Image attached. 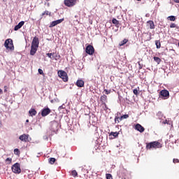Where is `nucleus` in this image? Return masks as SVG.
<instances>
[{
    "mask_svg": "<svg viewBox=\"0 0 179 179\" xmlns=\"http://www.w3.org/2000/svg\"><path fill=\"white\" fill-rule=\"evenodd\" d=\"M162 148V144L159 141H154L147 143L146 148L150 149H160Z\"/></svg>",
    "mask_w": 179,
    "mask_h": 179,
    "instance_id": "1",
    "label": "nucleus"
},
{
    "mask_svg": "<svg viewBox=\"0 0 179 179\" xmlns=\"http://www.w3.org/2000/svg\"><path fill=\"white\" fill-rule=\"evenodd\" d=\"M50 129L54 134H57V132H58V129H59V123L55 120L52 121L50 122Z\"/></svg>",
    "mask_w": 179,
    "mask_h": 179,
    "instance_id": "2",
    "label": "nucleus"
},
{
    "mask_svg": "<svg viewBox=\"0 0 179 179\" xmlns=\"http://www.w3.org/2000/svg\"><path fill=\"white\" fill-rule=\"evenodd\" d=\"M4 47L6 48V50L13 51V50H15V46H13V41L11 38L6 39L4 43Z\"/></svg>",
    "mask_w": 179,
    "mask_h": 179,
    "instance_id": "3",
    "label": "nucleus"
},
{
    "mask_svg": "<svg viewBox=\"0 0 179 179\" xmlns=\"http://www.w3.org/2000/svg\"><path fill=\"white\" fill-rule=\"evenodd\" d=\"M11 170L15 174H20L22 169H20V164L15 163L11 166Z\"/></svg>",
    "mask_w": 179,
    "mask_h": 179,
    "instance_id": "4",
    "label": "nucleus"
},
{
    "mask_svg": "<svg viewBox=\"0 0 179 179\" xmlns=\"http://www.w3.org/2000/svg\"><path fill=\"white\" fill-rule=\"evenodd\" d=\"M57 75L59 78H61L64 82H68V73H66V72L62 70H59L57 72Z\"/></svg>",
    "mask_w": 179,
    "mask_h": 179,
    "instance_id": "5",
    "label": "nucleus"
},
{
    "mask_svg": "<svg viewBox=\"0 0 179 179\" xmlns=\"http://www.w3.org/2000/svg\"><path fill=\"white\" fill-rule=\"evenodd\" d=\"M77 1L78 0H64V5L69 8H71V6H75V5H76Z\"/></svg>",
    "mask_w": 179,
    "mask_h": 179,
    "instance_id": "6",
    "label": "nucleus"
},
{
    "mask_svg": "<svg viewBox=\"0 0 179 179\" xmlns=\"http://www.w3.org/2000/svg\"><path fill=\"white\" fill-rule=\"evenodd\" d=\"M117 176L119 177H125L127 176V169L123 166H120L119 171H117Z\"/></svg>",
    "mask_w": 179,
    "mask_h": 179,
    "instance_id": "7",
    "label": "nucleus"
},
{
    "mask_svg": "<svg viewBox=\"0 0 179 179\" xmlns=\"http://www.w3.org/2000/svg\"><path fill=\"white\" fill-rule=\"evenodd\" d=\"M85 52L89 55H93V54H94V48L91 45H87L85 49Z\"/></svg>",
    "mask_w": 179,
    "mask_h": 179,
    "instance_id": "8",
    "label": "nucleus"
},
{
    "mask_svg": "<svg viewBox=\"0 0 179 179\" xmlns=\"http://www.w3.org/2000/svg\"><path fill=\"white\" fill-rule=\"evenodd\" d=\"M50 113H51V109L49 108H45L41 111V115L42 117H47Z\"/></svg>",
    "mask_w": 179,
    "mask_h": 179,
    "instance_id": "9",
    "label": "nucleus"
},
{
    "mask_svg": "<svg viewBox=\"0 0 179 179\" xmlns=\"http://www.w3.org/2000/svg\"><path fill=\"white\" fill-rule=\"evenodd\" d=\"M40 44V41L38 40V38L37 36H35L31 42V45L34 47H38Z\"/></svg>",
    "mask_w": 179,
    "mask_h": 179,
    "instance_id": "10",
    "label": "nucleus"
},
{
    "mask_svg": "<svg viewBox=\"0 0 179 179\" xmlns=\"http://www.w3.org/2000/svg\"><path fill=\"white\" fill-rule=\"evenodd\" d=\"M20 141L22 142H29V134H24L19 137Z\"/></svg>",
    "mask_w": 179,
    "mask_h": 179,
    "instance_id": "11",
    "label": "nucleus"
},
{
    "mask_svg": "<svg viewBox=\"0 0 179 179\" xmlns=\"http://www.w3.org/2000/svg\"><path fill=\"white\" fill-rule=\"evenodd\" d=\"M63 21H64V18L55 20L50 23V27H55V26H57V24H59L60 23H62Z\"/></svg>",
    "mask_w": 179,
    "mask_h": 179,
    "instance_id": "12",
    "label": "nucleus"
},
{
    "mask_svg": "<svg viewBox=\"0 0 179 179\" xmlns=\"http://www.w3.org/2000/svg\"><path fill=\"white\" fill-rule=\"evenodd\" d=\"M135 129H136V131H138V132H141V133L145 131V128L140 124H136Z\"/></svg>",
    "mask_w": 179,
    "mask_h": 179,
    "instance_id": "13",
    "label": "nucleus"
},
{
    "mask_svg": "<svg viewBox=\"0 0 179 179\" xmlns=\"http://www.w3.org/2000/svg\"><path fill=\"white\" fill-rule=\"evenodd\" d=\"M160 94L162 97H169V96H170V92L166 90H163L160 92Z\"/></svg>",
    "mask_w": 179,
    "mask_h": 179,
    "instance_id": "14",
    "label": "nucleus"
},
{
    "mask_svg": "<svg viewBox=\"0 0 179 179\" xmlns=\"http://www.w3.org/2000/svg\"><path fill=\"white\" fill-rule=\"evenodd\" d=\"M24 24V21H21L14 27L15 31H17L19 29H22V27Z\"/></svg>",
    "mask_w": 179,
    "mask_h": 179,
    "instance_id": "15",
    "label": "nucleus"
},
{
    "mask_svg": "<svg viewBox=\"0 0 179 179\" xmlns=\"http://www.w3.org/2000/svg\"><path fill=\"white\" fill-rule=\"evenodd\" d=\"M38 47L31 45L30 55H34L37 52Z\"/></svg>",
    "mask_w": 179,
    "mask_h": 179,
    "instance_id": "16",
    "label": "nucleus"
},
{
    "mask_svg": "<svg viewBox=\"0 0 179 179\" xmlns=\"http://www.w3.org/2000/svg\"><path fill=\"white\" fill-rule=\"evenodd\" d=\"M101 101L105 107H107V105L106 104V101H107V96L106 94H103L101 96Z\"/></svg>",
    "mask_w": 179,
    "mask_h": 179,
    "instance_id": "17",
    "label": "nucleus"
},
{
    "mask_svg": "<svg viewBox=\"0 0 179 179\" xmlns=\"http://www.w3.org/2000/svg\"><path fill=\"white\" fill-rule=\"evenodd\" d=\"M76 85L78 87H83V86H85V82L82 80H78L76 82Z\"/></svg>",
    "mask_w": 179,
    "mask_h": 179,
    "instance_id": "18",
    "label": "nucleus"
},
{
    "mask_svg": "<svg viewBox=\"0 0 179 179\" xmlns=\"http://www.w3.org/2000/svg\"><path fill=\"white\" fill-rule=\"evenodd\" d=\"M112 23L116 26V27H120V21L115 18H113Z\"/></svg>",
    "mask_w": 179,
    "mask_h": 179,
    "instance_id": "19",
    "label": "nucleus"
},
{
    "mask_svg": "<svg viewBox=\"0 0 179 179\" xmlns=\"http://www.w3.org/2000/svg\"><path fill=\"white\" fill-rule=\"evenodd\" d=\"M147 24L150 26V29H155V22L152 20L147 22Z\"/></svg>",
    "mask_w": 179,
    "mask_h": 179,
    "instance_id": "20",
    "label": "nucleus"
},
{
    "mask_svg": "<svg viewBox=\"0 0 179 179\" xmlns=\"http://www.w3.org/2000/svg\"><path fill=\"white\" fill-rule=\"evenodd\" d=\"M29 113L30 114V116L33 117L36 115V114H37V110H36V109L34 108H31V110H29Z\"/></svg>",
    "mask_w": 179,
    "mask_h": 179,
    "instance_id": "21",
    "label": "nucleus"
},
{
    "mask_svg": "<svg viewBox=\"0 0 179 179\" xmlns=\"http://www.w3.org/2000/svg\"><path fill=\"white\" fill-rule=\"evenodd\" d=\"M120 134V133L115 131V132H113L111 131L109 134V136H113V138H117L118 136V135Z\"/></svg>",
    "mask_w": 179,
    "mask_h": 179,
    "instance_id": "22",
    "label": "nucleus"
},
{
    "mask_svg": "<svg viewBox=\"0 0 179 179\" xmlns=\"http://www.w3.org/2000/svg\"><path fill=\"white\" fill-rule=\"evenodd\" d=\"M162 124H167L168 125H173V122L171 120H170L169 119L166 120L162 122Z\"/></svg>",
    "mask_w": 179,
    "mask_h": 179,
    "instance_id": "23",
    "label": "nucleus"
},
{
    "mask_svg": "<svg viewBox=\"0 0 179 179\" xmlns=\"http://www.w3.org/2000/svg\"><path fill=\"white\" fill-rule=\"evenodd\" d=\"M153 59H154V61L157 62V64H160V62H162V59L159 57H154Z\"/></svg>",
    "mask_w": 179,
    "mask_h": 179,
    "instance_id": "24",
    "label": "nucleus"
},
{
    "mask_svg": "<svg viewBox=\"0 0 179 179\" xmlns=\"http://www.w3.org/2000/svg\"><path fill=\"white\" fill-rule=\"evenodd\" d=\"M129 115H123L120 117V121H122L123 120H127V118H129Z\"/></svg>",
    "mask_w": 179,
    "mask_h": 179,
    "instance_id": "25",
    "label": "nucleus"
},
{
    "mask_svg": "<svg viewBox=\"0 0 179 179\" xmlns=\"http://www.w3.org/2000/svg\"><path fill=\"white\" fill-rule=\"evenodd\" d=\"M50 16L51 15V13H50L48 10H45V12H43L41 15V16Z\"/></svg>",
    "mask_w": 179,
    "mask_h": 179,
    "instance_id": "26",
    "label": "nucleus"
},
{
    "mask_svg": "<svg viewBox=\"0 0 179 179\" xmlns=\"http://www.w3.org/2000/svg\"><path fill=\"white\" fill-rule=\"evenodd\" d=\"M155 45L157 49L162 47V44L160 43V41H155Z\"/></svg>",
    "mask_w": 179,
    "mask_h": 179,
    "instance_id": "27",
    "label": "nucleus"
},
{
    "mask_svg": "<svg viewBox=\"0 0 179 179\" xmlns=\"http://www.w3.org/2000/svg\"><path fill=\"white\" fill-rule=\"evenodd\" d=\"M169 142H171V143H177V140H173V135H171L169 138Z\"/></svg>",
    "mask_w": 179,
    "mask_h": 179,
    "instance_id": "28",
    "label": "nucleus"
},
{
    "mask_svg": "<svg viewBox=\"0 0 179 179\" xmlns=\"http://www.w3.org/2000/svg\"><path fill=\"white\" fill-rule=\"evenodd\" d=\"M169 142H171V143H177V140H173V135H171L169 138Z\"/></svg>",
    "mask_w": 179,
    "mask_h": 179,
    "instance_id": "29",
    "label": "nucleus"
},
{
    "mask_svg": "<svg viewBox=\"0 0 179 179\" xmlns=\"http://www.w3.org/2000/svg\"><path fill=\"white\" fill-rule=\"evenodd\" d=\"M127 43H128V39H124L120 42V46L124 45V44H127Z\"/></svg>",
    "mask_w": 179,
    "mask_h": 179,
    "instance_id": "30",
    "label": "nucleus"
},
{
    "mask_svg": "<svg viewBox=\"0 0 179 179\" xmlns=\"http://www.w3.org/2000/svg\"><path fill=\"white\" fill-rule=\"evenodd\" d=\"M169 20H171V22H174L176 20V16L171 15L168 17Z\"/></svg>",
    "mask_w": 179,
    "mask_h": 179,
    "instance_id": "31",
    "label": "nucleus"
},
{
    "mask_svg": "<svg viewBox=\"0 0 179 179\" xmlns=\"http://www.w3.org/2000/svg\"><path fill=\"white\" fill-rule=\"evenodd\" d=\"M71 176L73 177H78V172L76 171V170H73L71 171Z\"/></svg>",
    "mask_w": 179,
    "mask_h": 179,
    "instance_id": "32",
    "label": "nucleus"
},
{
    "mask_svg": "<svg viewBox=\"0 0 179 179\" xmlns=\"http://www.w3.org/2000/svg\"><path fill=\"white\" fill-rule=\"evenodd\" d=\"M14 154L16 155L17 156H19V155H20V151L19 150V149L15 148L14 150Z\"/></svg>",
    "mask_w": 179,
    "mask_h": 179,
    "instance_id": "33",
    "label": "nucleus"
},
{
    "mask_svg": "<svg viewBox=\"0 0 179 179\" xmlns=\"http://www.w3.org/2000/svg\"><path fill=\"white\" fill-rule=\"evenodd\" d=\"M55 158H50L49 159V163L50 164H54L55 163Z\"/></svg>",
    "mask_w": 179,
    "mask_h": 179,
    "instance_id": "34",
    "label": "nucleus"
},
{
    "mask_svg": "<svg viewBox=\"0 0 179 179\" xmlns=\"http://www.w3.org/2000/svg\"><path fill=\"white\" fill-rule=\"evenodd\" d=\"M157 115L158 118H159V120H162V118H163V113H162V112H158Z\"/></svg>",
    "mask_w": 179,
    "mask_h": 179,
    "instance_id": "35",
    "label": "nucleus"
},
{
    "mask_svg": "<svg viewBox=\"0 0 179 179\" xmlns=\"http://www.w3.org/2000/svg\"><path fill=\"white\" fill-rule=\"evenodd\" d=\"M60 58L61 56L56 54V55L54 56L53 59H55V61H58V59H59Z\"/></svg>",
    "mask_w": 179,
    "mask_h": 179,
    "instance_id": "36",
    "label": "nucleus"
},
{
    "mask_svg": "<svg viewBox=\"0 0 179 179\" xmlns=\"http://www.w3.org/2000/svg\"><path fill=\"white\" fill-rule=\"evenodd\" d=\"M122 120H120V117H119L115 116V124H118Z\"/></svg>",
    "mask_w": 179,
    "mask_h": 179,
    "instance_id": "37",
    "label": "nucleus"
},
{
    "mask_svg": "<svg viewBox=\"0 0 179 179\" xmlns=\"http://www.w3.org/2000/svg\"><path fill=\"white\" fill-rule=\"evenodd\" d=\"M106 179H113V176L110 173L106 174Z\"/></svg>",
    "mask_w": 179,
    "mask_h": 179,
    "instance_id": "38",
    "label": "nucleus"
},
{
    "mask_svg": "<svg viewBox=\"0 0 179 179\" xmlns=\"http://www.w3.org/2000/svg\"><path fill=\"white\" fill-rule=\"evenodd\" d=\"M134 94H135L136 96H138L139 94V92H138V89H134L133 90Z\"/></svg>",
    "mask_w": 179,
    "mask_h": 179,
    "instance_id": "39",
    "label": "nucleus"
},
{
    "mask_svg": "<svg viewBox=\"0 0 179 179\" xmlns=\"http://www.w3.org/2000/svg\"><path fill=\"white\" fill-rule=\"evenodd\" d=\"M46 55L48 57V58H50V59H53L52 53H46Z\"/></svg>",
    "mask_w": 179,
    "mask_h": 179,
    "instance_id": "40",
    "label": "nucleus"
},
{
    "mask_svg": "<svg viewBox=\"0 0 179 179\" xmlns=\"http://www.w3.org/2000/svg\"><path fill=\"white\" fill-rule=\"evenodd\" d=\"M103 92H105L106 94H110V93H111V90H104Z\"/></svg>",
    "mask_w": 179,
    "mask_h": 179,
    "instance_id": "41",
    "label": "nucleus"
},
{
    "mask_svg": "<svg viewBox=\"0 0 179 179\" xmlns=\"http://www.w3.org/2000/svg\"><path fill=\"white\" fill-rule=\"evenodd\" d=\"M138 64V69L141 70L142 68H143V65L141 64V62H138L137 63Z\"/></svg>",
    "mask_w": 179,
    "mask_h": 179,
    "instance_id": "42",
    "label": "nucleus"
},
{
    "mask_svg": "<svg viewBox=\"0 0 179 179\" xmlns=\"http://www.w3.org/2000/svg\"><path fill=\"white\" fill-rule=\"evenodd\" d=\"M38 72L39 75H44V72L43 71V69H38Z\"/></svg>",
    "mask_w": 179,
    "mask_h": 179,
    "instance_id": "43",
    "label": "nucleus"
},
{
    "mask_svg": "<svg viewBox=\"0 0 179 179\" xmlns=\"http://www.w3.org/2000/svg\"><path fill=\"white\" fill-rule=\"evenodd\" d=\"M170 27L171 29H174L175 27H177V25L175 23H171Z\"/></svg>",
    "mask_w": 179,
    "mask_h": 179,
    "instance_id": "44",
    "label": "nucleus"
},
{
    "mask_svg": "<svg viewBox=\"0 0 179 179\" xmlns=\"http://www.w3.org/2000/svg\"><path fill=\"white\" fill-rule=\"evenodd\" d=\"M64 108H65V105L63 104L59 107V111L64 110Z\"/></svg>",
    "mask_w": 179,
    "mask_h": 179,
    "instance_id": "45",
    "label": "nucleus"
},
{
    "mask_svg": "<svg viewBox=\"0 0 179 179\" xmlns=\"http://www.w3.org/2000/svg\"><path fill=\"white\" fill-rule=\"evenodd\" d=\"M6 162H9V163H12V158H7Z\"/></svg>",
    "mask_w": 179,
    "mask_h": 179,
    "instance_id": "46",
    "label": "nucleus"
},
{
    "mask_svg": "<svg viewBox=\"0 0 179 179\" xmlns=\"http://www.w3.org/2000/svg\"><path fill=\"white\" fill-rule=\"evenodd\" d=\"M173 163H179V159H173Z\"/></svg>",
    "mask_w": 179,
    "mask_h": 179,
    "instance_id": "47",
    "label": "nucleus"
},
{
    "mask_svg": "<svg viewBox=\"0 0 179 179\" xmlns=\"http://www.w3.org/2000/svg\"><path fill=\"white\" fill-rule=\"evenodd\" d=\"M4 92H8V87L7 86H4Z\"/></svg>",
    "mask_w": 179,
    "mask_h": 179,
    "instance_id": "48",
    "label": "nucleus"
},
{
    "mask_svg": "<svg viewBox=\"0 0 179 179\" xmlns=\"http://www.w3.org/2000/svg\"><path fill=\"white\" fill-rule=\"evenodd\" d=\"M56 55H57V53H55V52L52 53V58L54 59V56H55Z\"/></svg>",
    "mask_w": 179,
    "mask_h": 179,
    "instance_id": "49",
    "label": "nucleus"
},
{
    "mask_svg": "<svg viewBox=\"0 0 179 179\" xmlns=\"http://www.w3.org/2000/svg\"><path fill=\"white\" fill-rule=\"evenodd\" d=\"M176 3H179V0H173Z\"/></svg>",
    "mask_w": 179,
    "mask_h": 179,
    "instance_id": "50",
    "label": "nucleus"
},
{
    "mask_svg": "<svg viewBox=\"0 0 179 179\" xmlns=\"http://www.w3.org/2000/svg\"><path fill=\"white\" fill-rule=\"evenodd\" d=\"M2 93H3V91L1 89H0V94H2Z\"/></svg>",
    "mask_w": 179,
    "mask_h": 179,
    "instance_id": "51",
    "label": "nucleus"
},
{
    "mask_svg": "<svg viewBox=\"0 0 179 179\" xmlns=\"http://www.w3.org/2000/svg\"><path fill=\"white\" fill-rule=\"evenodd\" d=\"M26 122H29V120H26Z\"/></svg>",
    "mask_w": 179,
    "mask_h": 179,
    "instance_id": "52",
    "label": "nucleus"
},
{
    "mask_svg": "<svg viewBox=\"0 0 179 179\" xmlns=\"http://www.w3.org/2000/svg\"><path fill=\"white\" fill-rule=\"evenodd\" d=\"M137 1H141V0H137Z\"/></svg>",
    "mask_w": 179,
    "mask_h": 179,
    "instance_id": "53",
    "label": "nucleus"
},
{
    "mask_svg": "<svg viewBox=\"0 0 179 179\" xmlns=\"http://www.w3.org/2000/svg\"><path fill=\"white\" fill-rule=\"evenodd\" d=\"M0 126H1V122H0Z\"/></svg>",
    "mask_w": 179,
    "mask_h": 179,
    "instance_id": "54",
    "label": "nucleus"
}]
</instances>
